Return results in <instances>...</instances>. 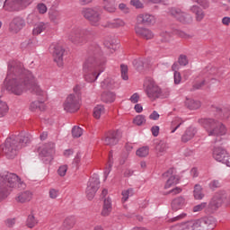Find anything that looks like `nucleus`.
I'll return each mask as SVG.
<instances>
[{
    "mask_svg": "<svg viewBox=\"0 0 230 230\" xmlns=\"http://www.w3.org/2000/svg\"><path fill=\"white\" fill-rule=\"evenodd\" d=\"M4 85L9 93L21 96L24 91H31L37 96H44L45 93L35 82V76L24 65L19 61H11L8 64L7 75Z\"/></svg>",
    "mask_w": 230,
    "mask_h": 230,
    "instance_id": "f257e3e1",
    "label": "nucleus"
},
{
    "mask_svg": "<svg viewBox=\"0 0 230 230\" xmlns=\"http://www.w3.org/2000/svg\"><path fill=\"white\" fill-rule=\"evenodd\" d=\"M107 59L102 53V49L96 43L92 44L88 49V57L83 64V72L85 82L93 84L98 80V76L105 71Z\"/></svg>",
    "mask_w": 230,
    "mask_h": 230,
    "instance_id": "f03ea898",
    "label": "nucleus"
},
{
    "mask_svg": "<svg viewBox=\"0 0 230 230\" xmlns=\"http://www.w3.org/2000/svg\"><path fill=\"white\" fill-rule=\"evenodd\" d=\"M31 142V137L24 132H21L18 136L12 135L7 137L4 145L0 146V151L3 152L7 159H13L17 155V152Z\"/></svg>",
    "mask_w": 230,
    "mask_h": 230,
    "instance_id": "7ed1b4c3",
    "label": "nucleus"
},
{
    "mask_svg": "<svg viewBox=\"0 0 230 230\" xmlns=\"http://www.w3.org/2000/svg\"><path fill=\"white\" fill-rule=\"evenodd\" d=\"M199 123L205 128L208 136L216 137L215 143L222 141L221 136H226V132H227L226 126L215 119H200Z\"/></svg>",
    "mask_w": 230,
    "mask_h": 230,
    "instance_id": "20e7f679",
    "label": "nucleus"
},
{
    "mask_svg": "<svg viewBox=\"0 0 230 230\" xmlns=\"http://www.w3.org/2000/svg\"><path fill=\"white\" fill-rule=\"evenodd\" d=\"M19 181H21V178L13 172L4 171L0 173V200L6 199L10 195L12 188H15Z\"/></svg>",
    "mask_w": 230,
    "mask_h": 230,
    "instance_id": "39448f33",
    "label": "nucleus"
},
{
    "mask_svg": "<svg viewBox=\"0 0 230 230\" xmlns=\"http://www.w3.org/2000/svg\"><path fill=\"white\" fill-rule=\"evenodd\" d=\"M93 35H94V31L91 28H75L68 35V39L73 44H83V42H85V37H93Z\"/></svg>",
    "mask_w": 230,
    "mask_h": 230,
    "instance_id": "423d86ee",
    "label": "nucleus"
},
{
    "mask_svg": "<svg viewBox=\"0 0 230 230\" xmlns=\"http://www.w3.org/2000/svg\"><path fill=\"white\" fill-rule=\"evenodd\" d=\"M146 93L150 100H157V98H168L170 91L163 90L155 83H149L146 87Z\"/></svg>",
    "mask_w": 230,
    "mask_h": 230,
    "instance_id": "0eeeda50",
    "label": "nucleus"
},
{
    "mask_svg": "<svg viewBox=\"0 0 230 230\" xmlns=\"http://www.w3.org/2000/svg\"><path fill=\"white\" fill-rule=\"evenodd\" d=\"M81 13L92 26L100 25V21H102V14H100V12H98V7H84L83 8Z\"/></svg>",
    "mask_w": 230,
    "mask_h": 230,
    "instance_id": "6e6552de",
    "label": "nucleus"
},
{
    "mask_svg": "<svg viewBox=\"0 0 230 230\" xmlns=\"http://www.w3.org/2000/svg\"><path fill=\"white\" fill-rule=\"evenodd\" d=\"M80 105H81V99L78 95H75L74 93H70L64 104V111H66V112H76L77 111H80Z\"/></svg>",
    "mask_w": 230,
    "mask_h": 230,
    "instance_id": "1a4fd4ad",
    "label": "nucleus"
},
{
    "mask_svg": "<svg viewBox=\"0 0 230 230\" xmlns=\"http://www.w3.org/2000/svg\"><path fill=\"white\" fill-rule=\"evenodd\" d=\"M100 190V176L97 173H93L88 181L86 187V196L88 200H93L96 191Z\"/></svg>",
    "mask_w": 230,
    "mask_h": 230,
    "instance_id": "9d476101",
    "label": "nucleus"
},
{
    "mask_svg": "<svg viewBox=\"0 0 230 230\" xmlns=\"http://www.w3.org/2000/svg\"><path fill=\"white\" fill-rule=\"evenodd\" d=\"M168 13L182 24H191V22H193V18L191 15L182 12L179 8L171 7L168 9Z\"/></svg>",
    "mask_w": 230,
    "mask_h": 230,
    "instance_id": "9b49d317",
    "label": "nucleus"
},
{
    "mask_svg": "<svg viewBox=\"0 0 230 230\" xmlns=\"http://www.w3.org/2000/svg\"><path fill=\"white\" fill-rule=\"evenodd\" d=\"M212 156L217 163L226 164L230 168V155L222 146H215L212 151Z\"/></svg>",
    "mask_w": 230,
    "mask_h": 230,
    "instance_id": "f8f14e48",
    "label": "nucleus"
},
{
    "mask_svg": "<svg viewBox=\"0 0 230 230\" xmlns=\"http://www.w3.org/2000/svg\"><path fill=\"white\" fill-rule=\"evenodd\" d=\"M53 154H55V144L49 143L40 152V158L44 164H49L53 161Z\"/></svg>",
    "mask_w": 230,
    "mask_h": 230,
    "instance_id": "ddd939ff",
    "label": "nucleus"
},
{
    "mask_svg": "<svg viewBox=\"0 0 230 230\" xmlns=\"http://www.w3.org/2000/svg\"><path fill=\"white\" fill-rule=\"evenodd\" d=\"M222 204H224V197L218 195L214 196L209 203H207L205 213L208 215H213V213H215Z\"/></svg>",
    "mask_w": 230,
    "mask_h": 230,
    "instance_id": "4468645a",
    "label": "nucleus"
},
{
    "mask_svg": "<svg viewBox=\"0 0 230 230\" xmlns=\"http://www.w3.org/2000/svg\"><path fill=\"white\" fill-rule=\"evenodd\" d=\"M119 139H121V132L119 130L109 131L104 137V145L115 146V145L119 143Z\"/></svg>",
    "mask_w": 230,
    "mask_h": 230,
    "instance_id": "2eb2a0df",
    "label": "nucleus"
},
{
    "mask_svg": "<svg viewBox=\"0 0 230 230\" xmlns=\"http://www.w3.org/2000/svg\"><path fill=\"white\" fill-rule=\"evenodd\" d=\"M24 26H26V21H24V18L16 16L10 22L9 30L13 33H19V31H21Z\"/></svg>",
    "mask_w": 230,
    "mask_h": 230,
    "instance_id": "dca6fc26",
    "label": "nucleus"
},
{
    "mask_svg": "<svg viewBox=\"0 0 230 230\" xmlns=\"http://www.w3.org/2000/svg\"><path fill=\"white\" fill-rule=\"evenodd\" d=\"M163 177H169L164 186L165 190H168V188H172L174 184L179 183V176L175 175L174 168H171L167 172H164Z\"/></svg>",
    "mask_w": 230,
    "mask_h": 230,
    "instance_id": "f3484780",
    "label": "nucleus"
},
{
    "mask_svg": "<svg viewBox=\"0 0 230 230\" xmlns=\"http://www.w3.org/2000/svg\"><path fill=\"white\" fill-rule=\"evenodd\" d=\"M4 9L7 12H21L22 5L21 4V0H5L4 3Z\"/></svg>",
    "mask_w": 230,
    "mask_h": 230,
    "instance_id": "a211bd4d",
    "label": "nucleus"
},
{
    "mask_svg": "<svg viewBox=\"0 0 230 230\" xmlns=\"http://www.w3.org/2000/svg\"><path fill=\"white\" fill-rule=\"evenodd\" d=\"M139 24H145V26H154L155 22V16L150 13H141L137 18Z\"/></svg>",
    "mask_w": 230,
    "mask_h": 230,
    "instance_id": "6ab92c4d",
    "label": "nucleus"
},
{
    "mask_svg": "<svg viewBox=\"0 0 230 230\" xmlns=\"http://www.w3.org/2000/svg\"><path fill=\"white\" fill-rule=\"evenodd\" d=\"M65 51L66 50L64 49V48H62L60 45H57L54 47V50H53L54 60L57 62L59 67H62V64H64Z\"/></svg>",
    "mask_w": 230,
    "mask_h": 230,
    "instance_id": "aec40b11",
    "label": "nucleus"
},
{
    "mask_svg": "<svg viewBox=\"0 0 230 230\" xmlns=\"http://www.w3.org/2000/svg\"><path fill=\"white\" fill-rule=\"evenodd\" d=\"M199 221L201 222L203 230H213L214 227H217V219L213 216L201 217Z\"/></svg>",
    "mask_w": 230,
    "mask_h": 230,
    "instance_id": "412c9836",
    "label": "nucleus"
},
{
    "mask_svg": "<svg viewBox=\"0 0 230 230\" xmlns=\"http://www.w3.org/2000/svg\"><path fill=\"white\" fill-rule=\"evenodd\" d=\"M135 32L138 37H141V39H146V40L154 39V32H152L150 29L137 26L135 27Z\"/></svg>",
    "mask_w": 230,
    "mask_h": 230,
    "instance_id": "4be33fe9",
    "label": "nucleus"
},
{
    "mask_svg": "<svg viewBox=\"0 0 230 230\" xmlns=\"http://www.w3.org/2000/svg\"><path fill=\"white\" fill-rule=\"evenodd\" d=\"M212 111L217 113L220 119H229L230 118V109L227 107L213 106Z\"/></svg>",
    "mask_w": 230,
    "mask_h": 230,
    "instance_id": "5701e85b",
    "label": "nucleus"
},
{
    "mask_svg": "<svg viewBox=\"0 0 230 230\" xmlns=\"http://www.w3.org/2000/svg\"><path fill=\"white\" fill-rule=\"evenodd\" d=\"M195 134H197V128L193 126L189 127L181 136L182 143H188V141H191V139L195 137Z\"/></svg>",
    "mask_w": 230,
    "mask_h": 230,
    "instance_id": "b1692460",
    "label": "nucleus"
},
{
    "mask_svg": "<svg viewBox=\"0 0 230 230\" xmlns=\"http://www.w3.org/2000/svg\"><path fill=\"white\" fill-rule=\"evenodd\" d=\"M186 205V199L183 197H178L172 199L171 206L172 211H179V209H182Z\"/></svg>",
    "mask_w": 230,
    "mask_h": 230,
    "instance_id": "393cba45",
    "label": "nucleus"
},
{
    "mask_svg": "<svg viewBox=\"0 0 230 230\" xmlns=\"http://www.w3.org/2000/svg\"><path fill=\"white\" fill-rule=\"evenodd\" d=\"M112 212V199L111 198H106L103 200V207L102 210V217H109Z\"/></svg>",
    "mask_w": 230,
    "mask_h": 230,
    "instance_id": "a878e982",
    "label": "nucleus"
},
{
    "mask_svg": "<svg viewBox=\"0 0 230 230\" xmlns=\"http://www.w3.org/2000/svg\"><path fill=\"white\" fill-rule=\"evenodd\" d=\"M122 26H125V22L122 19L116 18L112 21H109L106 23L102 24L103 28H122Z\"/></svg>",
    "mask_w": 230,
    "mask_h": 230,
    "instance_id": "bb28decb",
    "label": "nucleus"
},
{
    "mask_svg": "<svg viewBox=\"0 0 230 230\" xmlns=\"http://www.w3.org/2000/svg\"><path fill=\"white\" fill-rule=\"evenodd\" d=\"M190 10L196 15V21H198V22H200V21H202V19H204L206 16L204 11L199 5H192L190 6Z\"/></svg>",
    "mask_w": 230,
    "mask_h": 230,
    "instance_id": "cd10ccee",
    "label": "nucleus"
},
{
    "mask_svg": "<svg viewBox=\"0 0 230 230\" xmlns=\"http://www.w3.org/2000/svg\"><path fill=\"white\" fill-rule=\"evenodd\" d=\"M186 227L189 230H204L200 219L191 220L186 223Z\"/></svg>",
    "mask_w": 230,
    "mask_h": 230,
    "instance_id": "c85d7f7f",
    "label": "nucleus"
},
{
    "mask_svg": "<svg viewBox=\"0 0 230 230\" xmlns=\"http://www.w3.org/2000/svg\"><path fill=\"white\" fill-rule=\"evenodd\" d=\"M101 100L104 103H112L116 100V94L112 92H104L101 95Z\"/></svg>",
    "mask_w": 230,
    "mask_h": 230,
    "instance_id": "c756f323",
    "label": "nucleus"
},
{
    "mask_svg": "<svg viewBox=\"0 0 230 230\" xmlns=\"http://www.w3.org/2000/svg\"><path fill=\"white\" fill-rule=\"evenodd\" d=\"M184 124V120L179 117H175L171 122V134H174L181 125Z\"/></svg>",
    "mask_w": 230,
    "mask_h": 230,
    "instance_id": "7c9ffc66",
    "label": "nucleus"
},
{
    "mask_svg": "<svg viewBox=\"0 0 230 230\" xmlns=\"http://www.w3.org/2000/svg\"><path fill=\"white\" fill-rule=\"evenodd\" d=\"M16 200L17 202H21L22 204H24V202H30V200H31V192L30 191L21 192L16 198Z\"/></svg>",
    "mask_w": 230,
    "mask_h": 230,
    "instance_id": "2f4dec72",
    "label": "nucleus"
},
{
    "mask_svg": "<svg viewBox=\"0 0 230 230\" xmlns=\"http://www.w3.org/2000/svg\"><path fill=\"white\" fill-rule=\"evenodd\" d=\"M185 105L190 111H197V109H200L201 104L199 101H195L193 99H187L185 102Z\"/></svg>",
    "mask_w": 230,
    "mask_h": 230,
    "instance_id": "473e14b6",
    "label": "nucleus"
},
{
    "mask_svg": "<svg viewBox=\"0 0 230 230\" xmlns=\"http://www.w3.org/2000/svg\"><path fill=\"white\" fill-rule=\"evenodd\" d=\"M75 224L76 218H75V217L73 216H70L65 219L63 223V227H65L66 230L73 229Z\"/></svg>",
    "mask_w": 230,
    "mask_h": 230,
    "instance_id": "72a5a7b5",
    "label": "nucleus"
},
{
    "mask_svg": "<svg viewBox=\"0 0 230 230\" xmlns=\"http://www.w3.org/2000/svg\"><path fill=\"white\" fill-rule=\"evenodd\" d=\"M46 30V23L40 22L34 24L32 35H40Z\"/></svg>",
    "mask_w": 230,
    "mask_h": 230,
    "instance_id": "f704fd0d",
    "label": "nucleus"
},
{
    "mask_svg": "<svg viewBox=\"0 0 230 230\" xmlns=\"http://www.w3.org/2000/svg\"><path fill=\"white\" fill-rule=\"evenodd\" d=\"M37 109H39V111H46V104H44V102L40 101L32 102L31 103L30 110L33 112L37 111Z\"/></svg>",
    "mask_w": 230,
    "mask_h": 230,
    "instance_id": "c9c22d12",
    "label": "nucleus"
},
{
    "mask_svg": "<svg viewBox=\"0 0 230 230\" xmlns=\"http://www.w3.org/2000/svg\"><path fill=\"white\" fill-rule=\"evenodd\" d=\"M49 19L54 24H58L60 19H62V13L58 11H51L49 13Z\"/></svg>",
    "mask_w": 230,
    "mask_h": 230,
    "instance_id": "e433bc0d",
    "label": "nucleus"
},
{
    "mask_svg": "<svg viewBox=\"0 0 230 230\" xmlns=\"http://www.w3.org/2000/svg\"><path fill=\"white\" fill-rule=\"evenodd\" d=\"M102 114H105V107L103 105H97L93 108V118L100 119Z\"/></svg>",
    "mask_w": 230,
    "mask_h": 230,
    "instance_id": "4c0bfd02",
    "label": "nucleus"
},
{
    "mask_svg": "<svg viewBox=\"0 0 230 230\" xmlns=\"http://www.w3.org/2000/svg\"><path fill=\"white\" fill-rule=\"evenodd\" d=\"M194 198L196 200H202L204 199V193H202V186L199 184L194 186Z\"/></svg>",
    "mask_w": 230,
    "mask_h": 230,
    "instance_id": "58836bf2",
    "label": "nucleus"
},
{
    "mask_svg": "<svg viewBox=\"0 0 230 230\" xmlns=\"http://www.w3.org/2000/svg\"><path fill=\"white\" fill-rule=\"evenodd\" d=\"M175 33V31H162L160 33V37L162 38V42H169V40L172 39V36Z\"/></svg>",
    "mask_w": 230,
    "mask_h": 230,
    "instance_id": "ea45409f",
    "label": "nucleus"
},
{
    "mask_svg": "<svg viewBox=\"0 0 230 230\" xmlns=\"http://www.w3.org/2000/svg\"><path fill=\"white\" fill-rule=\"evenodd\" d=\"M122 202H127L128 200V197L134 196V189L129 188L127 190L122 191Z\"/></svg>",
    "mask_w": 230,
    "mask_h": 230,
    "instance_id": "a19ab883",
    "label": "nucleus"
},
{
    "mask_svg": "<svg viewBox=\"0 0 230 230\" xmlns=\"http://www.w3.org/2000/svg\"><path fill=\"white\" fill-rule=\"evenodd\" d=\"M38 224V221L35 219V216H28L26 220V226L29 227V229H33L35 227V225Z\"/></svg>",
    "mask_w": 230,
    "mask_h": 230,
    "instance_id": "79ce46f5",
    "label": "nucleus"
},
{
    "mask_svg": "<svg viewBox=\"0 0 230 230\" xmlns=\"http://www.w3.org/2000/svg\"><path fill=\"white\" fill-rule=\"evenodd\" d=\"M108 164L109 166L104 170V181H106V179L109 177V173H111V170L112 168V153H110L109 155Z\"/></svg>",
    "mask_w": 230,
    "mask_h": 230,
    "instance_id": "37998d69",
    "label": "nucleus"
},
{
    "mask_svg": "<svg viewBox=\"0 0 230 230\" xmlns=\"http://www.w3.org/2000/svg\"><path fill=\"white\" fill-rule=\"evenodd\" d=\"M110 3L108 2L105 4L104 10L109 13H114V12H116V2H110Z\"/></svg>",
    "mask_w": 230,
    "mask_h": 230,
    "instance_id": "c03bdc74",
    "label": "nucleus"
},
{
    "mask_svg": "<svg viewBox=\"0 0 230 230\" xmlns=\"http://www.w3.org/2000/svg\"><path fill=\"white\" fill-rule=\"evenodd\" d=\"M149 152L150 149L148 148V146H143L137 150V155H138V157H146Z\"/></svg>",
    "mask_w": 230,
    "mask_h": 230,
    "instance_id": "a18cd8bd",
    "label": "nucleus"
},
{
    "mask_svg": "<svg viewBox=\"0 0 230 230\" xmlns=\"http://www.w3.org/2000/svg\"><path fill=\"white\" fill-rule=\"evenodd\" d=\"M8 110V104H6L3 101H0V118H4V116H6Z\"/></svg>",
    "mask_w": 230,
    "mask_h": 230,
    "instance_id": "49530a36",
    "label": "nucleus"
},
{
    "mask_svg": "<svg viewBox=\"0 0 230 230\" xmlns=\"http://www.w3.org/2000/svg\"><path fill=\"white\" fill-rule=\"evenodd\" d=\"M178 64L181 66H186L188 64H190V61L188 60V56L184 54H181L178 58Z\"/></svg>",
    "mask_w": 230,
    "mask_h": 230,
    "instance_id": "de8ad7c7",
    "label": "nucleus"
},
{
    "mask_svg": "<svg viewBox=\"0 0 230 230\" xmlns=\"http://www.w3.org/2000/svg\"><path fill=\"white\" fill-rule=\"evenodd\" d=\"M120 73L122 80H128V66L127 65H120Z\"/></svg>",
    "mask_w": 230,
    "mask_h": 230,
    "instance_id": "09e8293b",
    "label": "nucleus"
},
{
    "mask_svg": "<svg viewBox=\"0 0 230 230\" xmlns=\"http://www.w3.org/2000/svg\"><path fill=\"white\" fill-rule=\"evenodd\" d=\"M146 122V119L145 115H137L133 120V123H135V125H137L138 127H141V125Z\"/></svg>",
    "mask_w": 230,
    "mask_h": 230,
    "instance_id": "8fccbe9b",
    "label": "nucleus"
},
{
    "mask_svg": "<svg viewBox=\"0 0 230 230\" xmlns=\"http://www.w3.org/2000/svg\"><path fill=\"white\" fill-rule=\"evenodd\" d=\"M82 134H84V129H82V128L75 126L72 128V136H73V137H81Z\"/></svg>",
    "mask_w": 230,
    "mask_h": 230,
    "instance_id": "3c124183",
    "label": "nucleus"
},
{
    "mask_svg": "<svg viewBox=\"0 0 230 230\" xmlns=\"http://www.w3.org/2000/svg\"><path fill=\"white\" fill-rule=\"evenodd\" d=\"M133 66L137 71H143V69L145 67V64L143 63V60H141V59H134Z\"/></svg>",
    "mask_w": 230,
    "mask_h": 230,
    "instance_id": "603ef678",
    "label": "nucleus"
},
{
    "mask_svg": "<svg viewBox=\"0 0 230 230\" xmlns=\"http://www.w3.org/2000/svg\"><path fill=\"white\" fill-rule=\"evenodd\" d=\"M166 143L164 141H160L155 146V150L156 152H159V154H164V152H166Z\"/></svg>",
    "mask_w": 230,
    "mask_h": 230,
    "instance_id": "864d4df0",
    "label": "nucleus"
},
{
    "mask_svg": "<svg viewBox=\"0 0 230 230\" xmlns=\"http://www.w3.org/2000/svg\"><path fill=\"white\" fill-rule=\"evenodd\" d=\"M208 208V202H201L200 204H198L193 207V212L199 213V211H202V209H206Z\"/></svg>",
    "mask_w": 230,
    "mask_h": 230,
    "instance_id": "5fc2aeb1",
    "label": "nucleus"
},
{
    "mask_svg": "<svg viewBox=\"0 0 230 230\" xmlns=\"http://www.w3.org/2000/svg\"><path fill=\"white\" fill-rule=\"evenodd\" d=\"M27 24L30 26H35L37 24V16L33 13H31L27 16Z\"/></svg>",
    "mask_w": 230,
    "mask_h": 230,
    "instance_id": "6e6d98bb",
    "label": "nucleus"
},
{
    "mask_svg": "<svg viewBox=\"0 0 230 230\" xmlns=\"http://www.w3.org/2000/svg\"><path fill=\"white\" fill-rule=\"evenodd\" d=\"M101 87H102V89H112V81L109 78L104 79L101 83Z\"/></svg>",
    "mask_w": 230,
    "mask_h": 230,
    "instance_id": "4d7b16f0",
    "label": "nucleus"
},
{
    "mask_svg": "<svg viewBox=\"0 0 230 230\" xmlns=\"http://www.w3.org/2000/svg\"><path fill=\"white\" fill-rule=\"evenodd\" d=\"M220 186H222V184H220V181L218 180H213L208 183L209 189L213 191H215V190H217V188H220Z\"/></svg>",
    "mask_w": 230,
    "mask_h": 230,
    "instance_id": "13d9d810",
    "label": "nucleus"
},
{
    "mask_svg": "<svg viewBox=\"0 0 230 230\" xmlns=\"http://www.w3.org/2000/svg\"><path fill=\"white\" fill-rule=\"evenodd\" d=\"M37 10L39 13L44 14L48 12V6L44 3H40L37 4Z\"/></svg>",
    "mask_w": 230,
    "mask_h": 230,
    "instance_id": "bf43d9fd",
    "label": "nucleus"
},
{
    "mask_svg": "<svg viewBox=\"0 0 230 230\" xmlns=\"http://www.w3.org/2000/svg\"><path fill=\"white\" fill-rule=\"evenodd\" d=\"M195 3L202 6L204 10H207V8H209V1L208 0H193Z\"/></svg>",
    "mask_w": 230,
    "mask_h": 230,
    "instance_id": "052dcab7",
    "label": "nucleus"
},
{
    "mask_svg": "<svg viewBox=\"0 0 230 230\" xmlns=\"http://www.w3.org/2000/svg\"><path fill=\"white\" fill-rule=\"evenodd\" d=\"M208 82H209V79H205V80L201 81L200 83H196L193 85L194 91H197L199 89H202V87H204V85H206V84H208Z\"/></svg>",
    "mask_w": 230,
    "mask_h": 230,
    "instance_id": "680f3d73",
    "label": "nucleus"
},
{
    "mask_svg": "<svg viewBox=\"0 0 230 230\" xmlns=\"http://www.w3.org/2000/svg\"><path fill=\"white\" fill-rule=\"evenodd\" d=\"M173 78H174V84L176 85H179L181 84V81L182 80V76L181 75V72L175 71L173 74Z\"/></svg>",
    "mask_w": 230,
    "mask_h": 230,
    "instance_id": "e2e57ef3",
    "label": "nucleus"
},
{
    "mask_svg": "<svg viewBox=\"0 0 230 230\" xmlns=\"http://www.w3.org/2000/svg\"><path fill=\"white\" fill-rule=\"evenodd\" d=\"M31 46H33V40H27L21 44L22 49H26V48L30 49Z\"/></svg>",
    "mask_w": 230,
    "mask_h": 230,
    "instance_id": "0e129e2a",
    "label": "nucleus"
},
{
    "mask_svg": "<svg viewBox=\"0 0 230 230\" xmlns=\"http://www.w3.org/2000/svg\"><path fill=\"white\" fill-rule=\"evenodd\" d=\"M58 173L60 175V177L66 176V173H67V165L60 166L58 170Z\"/></svg>",
    "mask_w": 230,
    "mask_h": 230,
    "instance_id": "69168bd1",
    "label": "nucleus"
},
{
    "mask_svg": "<svg viewBox=\"0 0 230 230\" xmlns=\"http://www.w3.org/2000/svg\"><path fill=\"white\" fill-rule=\"evenodd\" d=\"M33 3V0H20V4H22V9L25 10V8H28L30 4Z\"/></svg>",
    "mask_w": 230,
    "mask_h": 230,
    "instance_id": "338daca9",
    "label": "nucleus"
},
{
    "mask_svg": "<svg viewBox=\"0 0 230 230\" xmlns=\"http://www.w3.org/2000/svg\"><path fill=\"white\" fill-rule=\"evenodd\" d=\"M131 6H135V8H143V3H141L139 0H131L130 1Z\"/></svg>",
    "mask_w": 230,
    "mask_h": 230,
    "instance_id": "774afa93",
    "label": "nucleus"
}]
</instances>
